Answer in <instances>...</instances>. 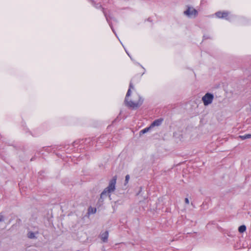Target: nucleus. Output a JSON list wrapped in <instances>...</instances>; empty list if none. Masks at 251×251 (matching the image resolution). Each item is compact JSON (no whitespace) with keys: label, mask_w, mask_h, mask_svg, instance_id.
Here are the masks:
<instances>
[{"label":"nucleus","mask_w":251,"mask_h":251,"mask_svg":"<svg viewBox=\"0 0 251 251\" xmlns=\"http://www.w3.org/2000/svg\"><path fill=\"white\" fill-rule=\"evenodd\" d=\"M131 89H133V86L132 82H130V84H129V88L127 92L126 93L125 101L126 105L127 106H128L130 108H132L133 109H135V108H137L139 107V106H140L142 105L143 100L142 99V98L139 96L138 95L137 97L138 98V100L137 101H136V100L128 101L127 97L130 95Z\"/></svg>","instance_id":"obj_2"},{"label":"nucleus","mask_w":251,"mask_h":251,"mask_svg":"<svg viewBox=\"0 0 251 251\" xmlns=\"http://www.w3.org/2000/svg\"><path fill=\"white\" fill-rule=\"evenodd\" d=\"M117 176H113L112 179L110 180L108 186L106 187L101 193L99 201L102 202L105 198L107 196L110 197V193L113 192L115 190V185L116 183Z\"/></svg>","instance_id":"obj_1"},{"label":"nucleus","mask_w":251,"mask_h":251,"mask_svg":"<svg viewBox=\"0 0 251 251\" xmlns=\"http://www.w3.org/2000/svg\"><path fill=\"white\" fill-rule=\"evenodd\" d=\"M27 237L30 239H34L35 238V234L33 232H29L27 233Z\"/></svg>","instance_id":"obj_10"},{"label":"nucleus","mask_w":251,"mask_h":251,"mask_svg":"<svg viewBox=\"0 0 251 251\" xmlns=\"http://www.w3.org/2000/svg\"><path fill=\"white\" fill-rule=\"evenodd\" d=\"M151 126L149 127H147V128H146L140 131V134H144L146 132H147L151 128Z\"/></svg>","instance_id":"obj_11"},{"label":"nucleus","mask_w":251,"mask_h":251,"mask_svg":"<svg viewBox=\"0 0 251 251\" xmlns=\"http://www.w3.org/2000/svg\"><path fill=\"white\" fill-rule=\"evenodd\" d=\"M96 208H95V209H93V208H92V211H91V212H92V213H95L96 212Z\"/></svg>","instance_id":"obj_14"},{"label":"nucleus","mask_w":251,"mask_h":251,"mask_svg":"<svg viewBox=\"0 0 251 251\" xmlns=\"http://www.w3.org/2000/svg\"><path fill=\"white\" fill-rule=\"evenodd\" d=\"M162 121H163V120L161 119H159L155 120L151 124V127L160 126L161 124V123L162 122Z\"/></svg>","instance_id":"obj_7"},{"label":"nucleus","mask_w":251,"mask_h":251,"mask_svg":"<svg viewBox=\"0 0 251 251\" xmlns=\"http://www.w3.org/2000/svg\"><path fill=\"white\" fill-rule=\"evenodd\" d=\"M229 13L227 11H218L215 13V15L219 18H226L228 20L227 18L228 16Z\"/></svg>","instance_id":"obj_5"},{"label":"nucleus","mask_w":251,"mask_h":251,"mask_svg":"<svg viewBox=\"0 0 251 251\" xmlns=\"http://www.w3.org/2000/svg\"><path fill=\"white\" fill-rule=\"evenodd\" d=\"M239 138L242 140H245L246 139L250 138H251V134H248L245 135H240Z\"/></svg>","instance_id":"obj_8"},{"label":"nucleus","mask_w":251,"mask_h":251,"mask_svg":"<svg viewBox=\"0 0 251 251\" xmlns=\"http://www.w3.org/2000/svg\"><path fill=\"white\" fill-rule=\"evenodd\" d=\"M3 221V217L0 215V222Z\"/></svg>","instance_id":"obj_15"},{"label":"nucleus","mask_w":251,"mask_h":251,"mask_svg":"<svg viewBox=\"0 0 251 251\" xmlns=\"http://www.w3.org/2000/svg\"><path fill=\"white\" fill-rule=\"evenodd\" d=\"M101 239L103 242H107L108 237V231H105L100 234Z\"/></svg>","instance_id":"obj_6"},{"label":"nucleus","mask_w":251,"mask_h":251,"mask_svg":"<svg viewBox=\"0 0 251 251\" xmlns=\"http://www.w3.org/2000/svg\"><path fill=\"white\" fill-rule=\"evenodd\" d=\"M214 99L212 94L207 93L202 98V101L205 106H207L212 103Z\"/></svg>","instance_id":"obj_3"},{"label":"nucleus","mask_w":251,"mask_h":251,"mask_svg":"<svg viewBox=\"0 0 251 251\" xmlns=\"http://www.w3.org/2000/svg\"><path fill=\"white\" fill-rule=\"evenodd\" d=\"M185 202L186 203V204H189V201L188 200V198H186L185 199Z\"/></svg>","instance_id":"obj_13"},{"label":"nucleus","mask_w":251,"mask_h":251,"mask_svg":"<svg viewBox=\"0 0 251 251\" xmlns=\"http://www.w3.org/2000/svg\"><path fill=\"white\" fill-rule=\"evenodd\" d=\"M246 229V226L244 225L241 226H239L238 228L239 232L240 233H243L245 231Z\"/></svg>","instance_id":"obj_9"},{"label":"nucleus","mask_w":251,"mask_h":251,"mask_svg":"<svg viewBox=\"0 0 251 251\" xmlns=\"http://www.w3.org/2000/svg\"><path fill=\"white\" fill-rule=\"evenodd\" d=\"M184 14L188 17H196L198 15V11L193 7H188V9L184 12Z\"/></svg>","instance_id":"obj_4"},{"label":"nucleus","mask_w":251,"mask_h":251,"mask_svg":"<svg viewBox=\"0 0 251 251\" xmlns=\"http://www.w3.org/2000/svg\"><path fill=\"white\" fill-rule=\"evenodd\" d=\"M130 176L128 175H127L125 177V184L128 183Z\"/></svg>","instance_id":"obj_12"}]
</instances>
